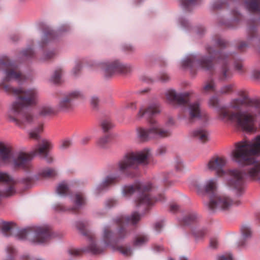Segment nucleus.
I'll list each match as a JSON object with an SVG mask.
<instances>
[{
  "label": "nucleus",
  "mask_w": 260,
  "mask_h": 260,
  "mask_svg": "<svg viewBox=\"0 0 260 260\" xmlns=\"http://www.w3.org/2000/svg\"><path fill=\"white\" fill-rule=\"evenodd\" d=\"M166 96L170 102H175L180 105H184L185 117L189 124L195 121V102L193 100V92H184L177 93L174 89L168 90Z\"/></svg>",
  "instance_id": "obj_8"
},
{
  "label": "nucleus",
  "mask_w": 260,
  "mask_h": 260,
  "mask_svg": "<svg viewBox=\"0 0 260 260\" xmlns=\"http://www.w3.org/2000/svg\"><path fill=\"white\" fill-rule=\"evenodd\" d=\"M91 66H98L103 71L104 76L106 78L112 77L115 73L127 74L132 71V67L129 64H123L119 61L113 62H94Z\"/></svg>",
  "instance_id": "obj_11"
},
{
  "label": "nucleus",
  "mask_w": 260,
  "mask_h": 260,
  "mask_svg": "<svg viewBox=\"0 0 260 260\" xmlns=\"http://www.w3.org/2000/svg\"><path fill=\"white\" fill-rule=\"evenodd\" d=\"M255 22L250 21L248 22L247 29V43L245 41L240 42L238 45V49L240 51H243L249 45L255 46L260 53V37L257 34Z\"/></svg>",
  "instance_id": "obj_13"
},
{
  "label": "nucleus",
  "mask_w": 260,
  "mask_h": 260,
  "mask_svg": "<svg viewBox=\"0 0 260 260\" xmlns=\"http://www.w3.org/2000/svg\"><path fill=\"white\" fill-rule=\"evenodd\" d=\"M160 80L162 82H167L170 80V77L167 73H162L159 77Z\"/></svg>",
  "instance_id": "obj_51"
},
{
  "label": "nucleus",
  "mask_w": 260,
  "mask_h": 260,
  "mask_svg": "<svg viewBox=\"0 0 260 260\" xmlns=\"http://www.w3.org/2000/svg\"><path fill=\"white\" fill-rule=\"evenodd\" d=\"M229 106L230 108L236 110H240L242 107H245L246 110H247L245 103L240 98H236L231 100Z\"/></svg>",
  "instance_id": "obj_28"
},
{
  "label": "nucleus",
  "mask_w": 260,
  "mask_h": 260,
  "mask_svg": "<svg viewBox=\"0 0 260 260\" xmlns=\"http://www.w3.org/2000/svg\"><path fill=\"white\" fill-rule=\"evenodd\" d=\"M17 231L15 224L12 222H4L1 226V232L6 237H9Z\"/></svg>",
  "instance_id": "obj_20"
},
{
  "label": "nucleus",
  "mask_w": 260,
  "mask_h": 260,
  "mask_svg": "<svg viewBox=\"0 0 260 260\" xmlns=\"http://www.w3.org/2000/svg\"><path fill=\"white\" fill-rule=\"evenodd\" d=\"M116 204V201L114 199H110L107 201L106 205L108 207H111Z\"/></svg>",
  "instance_id": "obj_58"
},
{
  "label": "nucleus",
  "mask_w": 260,
  "mask_h": 260,
  "mask_svg": "<svg viewBox=\"0 0 260 260\" xmlns=\"http://www.w3.org/2000/svg\"><path fill=\"white\" fill-rule=\"evenodd\" d=\"M218 246V241L215 238H212L210 240V246L212 248H216Z\"/></svg>",
  "instance_id": "obj_53"
},
{
  "label": "nucleus",
  "mask_w": 260,
  "mask_h": 260,
  "mask_svg": "<svg viewBox=\"0 0 260 260\" xmlns=\"http://www.w3.org/2000/svg\"><path fill=\"white\" fill-rule=\"evenodd\" d=\"M226 164V159L224 157L215 156L209 160L207 167L210 171H215L218 177H221L225 174L223 168Z\"/></svg>",
  "instance_id": "obj_15"
},
{
  "label": "nucleus",
  "mask_w": 260,
  "mask_h": 260,
  "mask_svg": "<svg viewBox=\"0 0 260 260\" xmlns=\"http://www.w3.org/2000/svg\"><path fill=\"white\" fill-rule=\"evenodd\" d=\"M32 234V232L29 230L23 229L17 231V237L18 239L23 240Z\"/></svg>",
  "instance_id": "obj_34"
},
{
  "label": "nucleus",
  "mask_w": 260,
  "mask_h": 260,
  "mask_svg": "<svg viewBox=\"0 0 260 260\" xmlns=\"http://www.w3.org/2000/svg\"><path fill=\"white\" fill-rule=\"evenodd\" d=\"M55 37V33L54 31L51 29H48L45 32L44 36L42 38V42L40 44L41 47H44L47 43L54 40Z\"/></svg>",
  "instance_id": "obj_27"
},
{
  "label": "nucleus",
  "mask_w": 260,
  "mask_h": 260,
  "mask_svg": "<svg viewBox=\"0 0 260 260\" xmlns=\"http://www.w3.org/2000/svg\"><path fill=\"white\" fill-rule=\"evenodd\" d=\"M164 224L162 222H158L155 224V229L156 231L159 232V230L163 227Z\"/></svg>",
  "instance_id": "obj_57"
},
{
  "label": "nucleus",
  "mask_w": 260,
  "mask_h": 260,
  "mask_svg": "<svg viewBox=\"0 0 260 260\" xmlns=\"http://www.w3.org/2000/svg\"><path fill=\"white\" fill-rule=\"evenodd\" d=\"M72 201L74 206L71 208H67L62 204H56L54 208L58 211H70L72 212H76L80 209L82 206L85 204V199L84 195L81 193H77L72 197Z\"/></svg>",
  "instance_id": "obj_14"
},
{
  "label": "nucleus",
  "mask_w": 260,
  "mask_h": 260,
  "mask_svg": "<svg viewBox=\"0 0 260 260\" xmlns=\"http://www.w3.org/2000/svg\"><path fill=\"white\" fill-rule=\"evenodd\" d=\"M167 151V148L165 146H160L158 147L156 150V155L158 156H162L165 155Z\"/></svg>",
  "instance_id": "obj_44"
},
{
  "label": "nucleus",
  "mask_w": 260,
  "mask_h": 260,
  "mask_svg": "<svg viewBox=\"0 0 260 260\" xmlns=\"http://www.w3.org/2000/svg\"><path fill=\"white\" fill-rule=\"evenodd\" d=\"M252 75L253 78L256 79H260V70H254L252 72Z\"/></svg>",
  "instance_id": "obj_55"
},
{
  "label": "nucleus",
  "mask_w": 260,
  "mask_h": 260,
  "mask_svg": "<svg viewBox=\"0 0 260 260\" xmlns=\"http://www.w3.org/2000/svg\"><path fill=\"white\" fill-rule=\"evenodd\" d=\"M234 87V84H228L222 86L218 91V94H227L233 92Z\"/></svg>",
  "instance_id": "obj_35"
},
{
  "label": "nucleus",
  "mask_w": 260,
  "mask_h": 260,
  "mask_svg": "<svg viewBox=\"0 0 260 260\" xmlns=\"http://www.w3.org/2000/svg\"><path fill=\"white\" fill-rule=\"evenodd\" d=\"M141 216L137 212H134L130 216H125L119 215L114 220V222L119 225L122 226L117 231L115 235L112 232L109 226H105L103 229V242L104 246H101L97 244L94 240V237L86 230V224L83 222H78L76 223V226L83 235L86 236L88 239L89 245L86 248L82 249H71L69 250L70 255L73 256L79 255L82 251L90 252L93 254L102 253L105 248L111 246L125 238L127 235V232L123 228L125 224H136L141 219Z\"/></svg>",
  "instance_id": "obj_4"
},
{
  "label": "nucleus",
  "mask_w": 260,
  "mask_h": 260,
  "mask_svg": "<svg viewBox=\"0 0 260 260\" xmlns=\"http://www.w3.org/2000/svg\"><path fill=\"white\" fill-rule=\"evenodd\" d=\"M224 4V3L221 1H217L213 5V8L215 10L220 9Z\"/></svg>",
  "instance_id": "obj_54"
},
{
  "label": "nucleus",
  "mask_w": 260,
  "mask_h": 260,
  "mask_svg": "<svg viewBox=\"0 0 260 260\" xmlns=\"http://www.w3.org/2000/svg\"><path fill=\"white\" fill-rule=\"evenodd\" d=\"M62 75V70L60 69L56 70L52 77L50 78V81L54 84H58L61 82Z\"/></svg>",
  "instance_id": "obj_33"
},
{
  "label": "nucleus",
  "mask_w": 260,
  "mask_h": 260,
  "mask_svg": "<svg viewBox=\"0 0 260 260\" xmlns=\"http://www.w3.org/2000/svg\"><path fill=\"white\" fill-rule=\"evenodd\" d=\"M21 53L22 55L24 56H25L26 57H30L33 56L34 51L31 48H28L24 50H23L21 52Z\"/></svg>",
  "instance_id": "obj_45"
},
{
  "label": "nucleus",
  "mask_w": 260,
  "mask_h": 260,
  "mask_svg": "<svg viewBox=\"0 0 260 260\" xmlns=\"http://www.w3.org/2000/svg\"><path fill=\"white\" fill-rule=\"evenodd\" d=\"M118 178L115 175H110L106 177L103 181L95 188L97 193L106 189L109 186L115 184L118 181Z\"/></svg>",
  "instance_id": "obj_17"
},
{
  "label": "nucleus",
  "mask_w": 260,
  "mask_h": 260,
  "mask_svg": "<svg viewBox=\"0 0 260 260\" xmlns=\"http://www.w3.org/2000/svg\"><path fill=\"white\" fill-rule=\"evenodd\" d=\"M180 24L183 28L186 30H190L191 25L188 19L181 18L180 19Z\"/></svg>",
  "instance_id": "obj_43"
},
{
  "label": "nucleus",
  "mask_w": 260,
  "mask_h": 260,
  "mask_svg": "<svg viewBox=\"0 0 260 260\" xmlns=\"http://www.w3.org/2000/svg\"><path fill=\"white\" fill-rule=\"evenodd\" d=\"M208 120L207 112L202 109L196 102V123H205Z\"/></svg>",
  "instance_id": "obj_22"
},
{
  "label": "nucleus",
  "mask_w": 260,
  "mask_h": 260,
  "mask_svg": "<svg viewBox=\"0 0 260 260\" xmlns=\"http://www.w3.org/2000/svg\"><path fill=\"white\" fill-rule=\"evenodd\" d=\"M117 250L125 256H129L132 253V250L130 247L120 246L117 248Z\"/></svg>",
  "instance_id": "obj_37"
},
{
  "label": "nucleus",
  "mask_w": 260,
  "mask_h": 260,
  "mask_svg": "<svg viewBox=\"0 0 260 260\" xmlns=\"http://www.w3.org/2000/svg\"><path fill=\"white\" fill-rule=\"evenodd\" d=\"M183 8L187 11H190L195 5V0H181Z\"/></svg>",
  "instance_id": "obj_36"
},
{
  "label": "nucleus",
  "mask_w": 260,
  "mask_h": 260,
  "mask_svg": "<svg viewBox=\"0 0 260 260\" xmlns=\"http://www.w3.org/2000/svg\"><path fill=\"white\" fill-rule=\"evenodd\" d=\"M210 140L209 132L204 128L196 130V141L201 144H205Z\"/></svg>",
  "instance_id": "obj_21"
},
{
  "label": "nucleus",
  "mask_w": 260,
  "mask_h": 260,
  "mask_svg": "<svg viewBox=\"0 0 260 260\" xmlns=\"http://www.w3.org/2000/svg\"><path fill=\"white\" fill-rule=\"evenodd\" d=\"M99 99L96 96H93L90 99V104L93 108H96L99 103Z\"/></svg>",
  "instance_id": "obj_47"
},
{
  "label": "nucleus",
  "mask_w": 260,
  "mask_h": 260,
  "mask_svg": "<svg viewBox=\"0 0 260 260\" xmlns=\"http://www.w3.org/2000/svg\"><path fill=\"white\" fill-rule=\"evenodd\" d=\"M238 95L244 101L247 110L243 112H234L226 106L219 107V100L212 96L209 101L210 107L217 108V119L224 122L235 123L236 125L244 131L254 132L256 131L255 123L258 115H260V102L248 98L247 92L240 90Z\"/></svg>",
  "instance_id": "obj_3"
},
{
  "label": "nucleus",
  "mask_w": 260,
  "mask_h": 260,
  "mask_svg": "<svg viewBox=\"0 0 260 260\" xmlns=\"http://www.w3.org/2000/svg\"><path fill=\"white\" fill-rule=\"evenodd\" d=\"M56 53L54 51H46L45 52L41 58L43 60H47L53 57Z\"/></svg>",
  "instance_id": "obj_41"
},
{
  "label": "nucleus",
  "mask_w": 260,
  "mask_h": 260,
  "mask_svg": "<svg viewBox=\"0 0 260 260\" xmlns=\"http://www.w3.org/2000/svg\"><path fill=\"white\" fill-rule=\"evenodd\" d=\"M161 111L160 105L158 103L150 104L146 109L141 108L138 114L137 118L145 116L148 119L149 128L139 127L137 129V136L141 141L146 142L152 139L164 138L170 137L171 132L169 129L161 128L158 121L152 117Z\"/></svg>",
  "instance_id": "obj_6"
},
{
  "label": "nucleus",
  "mask_w": 260,
  "mask_h": 260,
  "mask_svg": "<svg viewBox=\"0 0 260 260\" xmlns=\"http://www.w3.org/2000/svg\"><path fill=\"white\" fill-rule=\"evenodd\" d=\"M239 204V201L234 200L226 194H213L210 196L208 207L213 212H226Z\"/></svg>",
  "instance_id": "obj_10"
},
{
  "label": "nucleus",
  "mask_w": 260,
  "mask_h": 260,
  "mask_svg": "<svg viewBox=\"0 0 260 260\" xmlns=\"http://www.w3.org/2000/svg\"><path fill=\"white\" fill-rule=\"evenodd\" d=\"M83 98L84 93L82 91L79 90L71 91L60 99L56 106V110L60 112H71L75 108L74 101Z\"/></svg>",
  "instance_id": "obj_12"
},
{
  "label": "nucleus",
  "mask_w": 260,
  "mask_h": 260,
  "mask_svg": "<svg viewBox=\"0 0 260 260\" xmlns=\"http://www.w3.org/2000/svg\"><path fill=\"white\" fill-rule=\"evenodd\" d=\"M205 31L204 28L202 26H198L197 28L196 29V34L198 33L200 35H202Z\"/></svg>",
  "instance_id": "obj_59"
},
{
  "label": "nucleus",
  "mask_w": 260,
  "mask_h": 260,
  "mask_svg": "<svg viewBox=\"0 0 260 260\" xmlns=\"http://www.w3.org/2000/svg\"><path fill=\"white\" fill-rule=\"evenodd\" d=\"M235 67L236 70L239 71L241 73H243L245 72V70L243 67V64L241 61H235Z\"/></svg>",
  "instance_id": "obj_46"
},
{
  "label": "nucleus",
  "mask_w": 260,
  "mask_h": 260,
  "mask_svg": "<svg viewBox=\"0 0 260 260\" xmlns=\"http://www.w3.org/2000/svg\"><path fill=\"white\" fill-rule=\"evenodd\" d=\"M218 260H233L230 253L225 254L218 257Z\"/></svg>",
  "instance_id": "obj_52"
},
{
  "label": "nucleus",
  "mask_w": 260,
  "mask_h": 260,
  "mask_svg": "<svg viewBox=\"0 0 260 260\" xmlns=\"http://www.w3.org/2000/svg\"><path fill=\"white\" fill-rule=\"evenodd\" d=\"M214 42L219 50L216 51L212 46L207 47V51L210 57L203 58L199 63L202 68L210 72L214 71L215 64H219L221 66L220 78L224 80L231 76L229 64L234 59L235 56L232 53L227 54L222 51L223 48L229 46L228 42L224 39L216 36L214 39Z\"/></svg>",
  "instance_id": "obj_5"
},
{
  "label": "nucleus",
  "mask_w": 260,
  "mask_h": 260,
  "mask_svg": "<svg viewBox=\"0 0 260 260\" xmlns=\"http://www.w3.org/2000/svg\"><path fill=\"white\" fill-rule=\"evenodd\" d=\"M195 216L193 211L187 212L183 216L181 223L185 225H189L194 222Z\"/></svg>",
  "instance_id": "obj_26"
},
{
  "label": "nucleus",
  "mask_w": 260,
  "mask_h": 260,
  "mask_svg": "<svg viewBox=\"0 0 260 260\" xmlns=\"http://www.w3.org/2000/svg\"><path fill=\"white\" fill-rule=\"evenodd\" d=\"M55 109L51 106L45 105L39 107L38 115L41 116L45 117L55 113Z\"/></svg>",
  "instance_id": "obj_24"
},
{
  "label": "nucleus",
  "mask_w": 260,
  "mask_h": 260,
  "mask_svg": "<svg viewBox=\"0 0 260 260\" xmlns=\"http://www.w3.org/2000/svg\"><path fill=\"white\" fill-rule=\"evenodd\" d=\"M152 184L150 183H143L136 182L134 185H125L122 188V194L125 197H129L133 194H137L136 204L137 207L144 206L145 208L152 205L156 201H161L164 197L161 196L158 199L150 197L148 191L151 189Z\"/></svg>",
  "instance_id": "obj_7"
},
{
  "label": "nucleus",
  "mask_w": 260,
  "mask_h": 260,
  "mask_svg": "<svg viewBox=\"0 0 260 260\" xmlns=\"http://www.w3.org/2000/svg\"><path fill=\"white\" fill-rule=\"evenodd\" d=\"M70 29V28L67 25H63L62 26H61L59 30V32H64V31H68Z\"/></svg>",
  "instance_id": "obj_61"
},
{
  "label": "nucleus",
  "mask_w": 260,
  "mask_h": 260,
  "mask_svg": "<svg viewBox=\"0 0 260 260\" xmlns=\"http://www.w3.org/2000/svg\"><path fill=\"white\" fill-rule=\"evenodd\" d=\"M174 121L173 119L172 118H169L166 122L165 126L164 127H161L160 126V127L161 128L169 129L170 131H171V129L170 128V127L172 126L173 125H174ZM171 132H172V131H171Z\"/></svg>",
  "instance_id": "obj_48"
},
{
  "label": "nucleus",
  "mask_w": 260,
  "mask_h": 260,
  "mask_svg": "<svg viewBox=\"0 0 260 260\" xmlns=\"http://www.w3.org/2000/svg\"><path fill=\"white\" fill-rule=\"evenodd\" d=\"M150 155L148 148L126 155L118 162V169L121 172H125L130 169H137L139 164H148Z\"/></svg>",
  "instance_id": "obj_9"
},
{
  "label": "nucleus",
  "mask_w": 260,
  "mask_h": 260,
  "mask_svg": "<svg viewBox=\"0 0 260 260\" xmlns=\"http://www.w3.org/2000/svg\"><path fill=\"white\" fill-rule=\"evenodd\" d=\"M232 14L235 17V20H238L240 19L241 16L240 14L237 10H234L232 11Z\"/></svg>",
  "instance_id": "obj_60"
},
{
  "label": "nucleus",
  "mask_w": 260,
  "mask_h": 260,
  "mask_svg": "<svg viewBox=\"0 0 260 260\" xmlns=\"http://www.w3.org/2000/svg\"><path fill=\"white\" fill-rule=\"evenodd\" d=\"M43 125L42 124H39L38 126L30 131L28 133L29 136L30 138L38 140L40 136L39 134L43 132Z\"/></svg>",
  "instance_id": "obj_31"
},
{
  "label": "nucleus",
  "mask_w": 260,
  "mask_h": 260,
  "mask_svg": "<svg viewBox=\"0 0 260 260\" xmlns=\"http://www.w3.org/2000/svg\"><path fill=\"white\" fill-rule=\"evenodd\" d=\"M39 175L42 177H53L57 175V171L53 168H46L40 170Z\"/></svg>",
  "instance_id": "obj_29"
},
{
  "label": "nucleus",
  "mask_w": 260,
  "mask_h": 260,
  "mask_svg": "<svg viewBox=\"0 0 260 260\" xmlns=\"http://www.w3.org/2000/svg\"><path fill=\"white\" fill-rule=\"evenodd\" d=\"M109 142V137L105 136L101 137L97 141L98 145L101 148H105Z\"/></svg>",
  "instance_id": "obj_38"
},
{
  "label": "nucleus",
  "mask_w": 260,
  "mask_h": 260,
  "mask_svg": "<svg viewBox=\"0 0 260 260\" xmlns=\"http://www.w3.org/2000/svg\"><path fill=\"white\" fill-rule=\"evenodd\" d=\"M182 165L181 162H179L177 166H175V169L177 171H180L182 170Z\"/></svg>",
  "instance_id": "obj_63"
},
{
  "label": "nucleus",
  "mask_w": 260,
  "mask_h": 260,
  "mask_svg": "<svg viewBox=\"0 0 260 260\" xmlns=\"http://www.w3.org/2000/svg\"><path fill=\"white\" fill-rule=\"evenodd\" d=\"M195 60V56L193 54L187 55L181 61V66L184 69L191 70Z\"/></svg>",
  "instance_id": "obj_23"
},
{
  "label": "nucleus",
  "mask_w": 260,
  "mask_h": 260,
  "mask_svg": "<svg viewBox=\"0 0 260 260\" xmlns=\"http://www.w3.org/2000/svg\"><path fill=\"white\" fill-rule=\"evenodd\" d=\"M217 181L216 179H211L209 180L206 184L205 190L207 193L211 194L210 196L213 194H216L215 192L217 189Z\"/></svg>",
  "instance_id": "obj_25"
},
{
  "label": "nucleus",
  "mask_w": 260,
  "mask_h": 260,
  "mask_svg": "<svg viewBox=\"0 0 260 260\" xmlns=\"http://www.w3.org/2000/svg\"><path fill=\"white\" fill-rule=\"evenodd\" d=\"M170 211L173 212H175L179 209V206L175 204H173L170 205Z\"/></svg>",
  "instance_id": "obj_56"
},
{
  "label": "nucleus",
  "mask_w": 260,
  "mask_h": 260,
  "mask_svg": "<svg viewBox=\"0 0 260 260\" xmlns=\"http://www.w3.org/2000/svg\"><path fill=\"white\" fill-rule=\"evenodd\" d=\"M205 89L206 90H214V83L212 80L209 81L205 85Z\"/></svg>",
  "instance_id": "obj_49"
},
{
  "label": "nucleus",
  "mask_w": 260,
  "mask_h": 260,
  "mask_svg": "<svg viewBox=\"0 0 260 260\" xmlns=\"http://www.w3.org/2000/svg\"><path fill=\"white\" fill-rule=\"evenodd\" d=\"M101 126L103 129L105 131H108L113 126V124L110 119H105L101 122Z\"/></svg>",
  "instance_id": "obj_39"
},
{
  "label": "nucleus",
  "mask_w": 260,
  "mask_h": 260,
  "mask_svg": "<svg viewBox=\"0 0 260 260\" xmlns=\"http://www.w3.org/2000/svg\"><path fill=\"white\" fill-rule=\"evenodd\" d=\"M50 230L46 227L38 228L34 233V243L41 244L47 242L51 237Z\"/></svg>",
  "instance_id": "obj_16"
},
{
  "label": "nucleus",
  "mask_w": 260,
  "mask_h": 260,
  "mask_svg": "<svg viewBox=\"0 0 260 260\" xmlns=\"http://www.w3.org/2000/svg\"><path fill=\"white\" fill-rule=\"evenodd\" d=\"M53 145L50 141L43 140L28 154L23 152L14 153L11 146L8 145H0V166H12L14 167H24L32 158L34 155H40L51 163L53 158L49 155V151ZM14 183L12 177L8 174L0 172V196L10 197L15 193V189L12 184Z\"/></svg>",
  "instance_id": "obj_2"
},
{
  "label": "nucleus",
  "mask_w": 260,
  "mask_h": 260,
  "mask_svg": "<svg viewBox=\"0 0 260 260\" xmlns=\"http://www.w3.org/2000/svg\"><path fill=\"white\" fill-rule=\"evenodd\" d=\"M149 241V237L145 234H141L137 236L134 241V244L135 246H141Z\"/></svg>",
  "instance_id": "obj_32"
},
{
  "label": "nucleus",
  "mask_w": 260,
  "mask_h": 260,
  "mask_svg": "<svg viewBox=\"0 0 260 260\" xmlns=\"http://www.w3.org/2000/svg\"><path fill=\"white\" fill-rule=\"evenodd\" d=\"M0 71L3 74L1 83L3 88L8 93L16 96L8 112L9 120L22 128L32 126L37 122V116L31 111L24 112V110L38 104V91L36 88H15L5 84L12 80L20 83L25 79L18 71L17 65L8 57L0 58Z\"/></svg>",
  "instance_id": "obj_1"
},
{
  "label": "nucleus",
  "mask_w": 260,
  "mask_h": 260,
  "mask_svg": "<svg viewBox=\"0 0 260 260\" xmlns=\"http://www.w3.org/2000/svg\"><path fill=\"white\" fill-rule=\"evenodd\" d=\"M82 68L81 63L79 62L76 63L74 68L73 69L72 73L75 77L77 76L80 73Z\"/></svg>",
  "instance_id": "obj_42"
},
{
  "label": "nucleus",
  "mask_w": 260,
  "mask_h": 260,
  "mask_svg": "<svg viewBox=\"0 0 260 260\" xmlns=\"http://www.w3.org/2000/svg\"><path fill=\"white\" fill-rule=\"evenodd\" d=\"M154 249L156 251H160L162 250V247L161 246H155Z\"/></svg>",
  "instance_id": "obj_64"
},
{
  "label": "nucleus",
  "mask_w": 260,
  "mask_h": 260,
  "mask_svg": "<svg viewBox=\"0 0 260 260\" xmlns=\"http://www.w3.org/2000/svg\"><path fill=\"white\" fill-rule=\"evenodd\" d=\"M22 260H42L41 259H32L28 255H24L21 257Z\"/></svg>",
  "instance_id": "obj_62"
},
{
  "label": "nucleus",
  "mask_w": 260,
  "mask_h": 260,
  "mask_svg": "<svg viewBox=\"0 0 260 260\" xmlns=\"http://www.w3.org/2000/svg\"><path fill=\"white\" fill-rule=\"evenodd\" d=\"M206 234V231L204 229H200L196 232V240L197 239H202Z\"/></svg>",
  "instance_id": "obj_50"
},
{
  "label": "nucleus",
  "mask_w": 260,
  "mask_h": 260,
  "mask_svg": "<svg viewBox=\"0 0 260 260\" xmlns=\"http://www.w3.org/2000/svg\"><path fill=\"white\" fill-rule=\"evenodd\" d=\"M242 236L239 242V246H244L246 242L252 237V231L249 226L243 225L241 228Z\"/></svg>",
  "instance_id": "obj_18"
},
{
  "label": "nucleus",
  "mask_w": 260,
  "mask_h": 260,
  "mask_svg": "<svg viewBox=\"0 0 260 260\" xmlns=\"http://www.w3.org/2000/svg\"><path fill=\"white\" fill-rule=\"evenodd\" d=\"M56 191L57 193L60 196H66L69 192L68 184L65 181L60 182L57 186Z\"/></svg>",
  "instance_id": "obj_30"
},
{
  "label": "nucleus",
  "mask_w": 260,
  "mask_h": 260,
  "mask_svg": "<svg viewBox=\"0 0 260 260\" xmlns=\"http://www.w3.org/2000/svg\"><path fill=\"white\" fill-rule=\"evenodd\" d=\"M72 145L71 141L69 139L62 140L59 144V148L64 150L68 148Z\"/></svg>",
  "instance_id": "obj_40"
},
{
  "label": "nucleus",
  "mask_w": 260,
  "mask_h": 260,
  "mask_svg": "<svg viewBox=\"0 0 260 260\" xmlns=\"http://www.w3.org/2000/svg\"><path fill=\"white\" fill-rule=\"evenodd\" d=\"M244 4L249 12L256 13L259 15L260 21V0H246Z\"/></svg>",
  "instance_id": "obj_19"
}]
</instances>
